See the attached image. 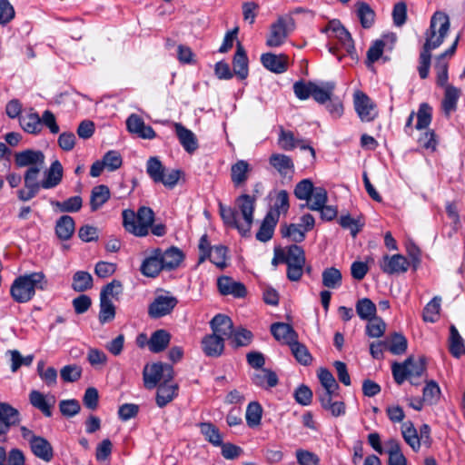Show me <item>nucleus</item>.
<instances>
[{
	"mask_svg": "<svg viewBox=\"0 0 465 465\" xmlns=\"http://www.w3.org/2000/svg\"><path fill=\"white\" fill-rule=\"evenodd\" d=\"M255 202V195L243 193L236 198L235 208L219 203V213L223 223L236 229L242 236H249L253 223Z\"/></svg>",
	"mask_w": 465,
	"mask_h": 465,
	"instance_id": "1",
	"label": "nucleus"
},
{
	"mask_svg": "<svg viewBox=\"0 0 465 465\" xmlns=\"http://www.w3.org/2000/svg\"><path fill=\"white\" fill-rule=\"evenodd\" d=\"M154 213L150 207H140L137 213L131 210L123 212V224L125 230L138 237L148 235L149 231L157 236L162 237L166 234L167 228L164 223L153 224Z\"/></svg>",
	"mask_w": 465,
	"mask_h": 465,
	"instance_id": "2",
	"label": "nucleus"
},
{
	"mask_svg": "<svg viewBox=\"0 0 465 465\" xmlns=\"http://www.w3.org/2000/svg\"><path fill=\"white\" fill-rule=\"evenodd\" d=\"M46 287L47 280L44 272L25 273L15 279L10 287V295L15 302L26 303L34 298L36 290L44 291Z\"/></svg>",
	"mask_w": 465,
	"mask_h": 465,
	"instance_id": "3",
	"label": "nucleus"
},
{
	"mask_svg": "<svg viewBox=\"0 0 465 465\" xmlns=\"http://www.w3.org/2000/svg\"><path fill=\"white\" fill-rule=\"evenodd\" d=\"M392 376L399 385L409 381L411 385L419 386L426 375L427 364L424 357L418 359L409 356L403 362H394L391 366Z\"/></svg>",
	"mask_w": 465,
	"mask_h": 465,
	"instance_id": "4",
	"label": "nucleus"
},
{
	"mask_svg": "<svg viewBox=\"0 0 465 465\" xmlns=\"http://www.w3.org/2000/svg\"><path fill=\"white\" fill-rule=\"evenodd\" d=\"M450 27L448 15L441 11L435 12L430 18V26L425 32L423 48L430 52L438 48L447 36Z\"/></svg>",
	"mask_w": 465,
	"mask_h": 465,
	"instance_id": "5",
	"label": "nucleus"
},
{
	"mask_svg": "<svg viewBox=\"0 0 465 465\" xmlns=\"http://www.w3.org/2000/svg\"><path fill=\"white\" fill-rule=\"evenodd\" d=\"M172 365L163 362L147 364L143 369V381L147 389H153L158 384L172 381L173 379Z\"/></svg>",
	"mask_w": 465,
	"mask_h": 465,
	"instance_id": "6",
	"label": "nucleus"
},
{
	"mask_svg": "<svg viewBox=\"0 0 465 465\" xmlns=\"http://www.w3.org/2000/svg\"><path fill=\"white\" fill-rule=\"evenodd\" d=\"M294 29L295 20L292 15H285L279 16L278 19L271 25L266 45L269 47H278L282 45L286 41L289 34Z\"/></svg>",
	"mask_w": 465,
	"mask_h": 465,
	"instance_id": "7",
	"label": "nucleus"
},
{
	"mask_svg": "<svg viewBox=\"0 0 465 465\" xmlns=\"http://www.w3.org/2000/svg\"><path fill=\"white\" fill-rule=\"evenodd\" d=\"M287 278L291 282H298L303 274V268L306 258L304 250L297 245L292 244L285 248Z\"/></svg>",
	"mask_w": 465,
	"mask_h": 465,
	"instance_id": "8",
	"label": "nucleus"
},
{
	"mask_svg": "<svg viewBox=\"0 0 465 465\" xmlns=\"http://www.w3.org/2000/svg\"><path fill=\"white\" fill-rule=\"evenodd\" d=\"M146 173L154 183H161L169 188L174 187L180 178L179 170H172L165 174V168L157 157H150L148 159Z\"/></svg>",
	"mask_w": 465,
	"mask_h": 465,
	"instance_id": "9",
	"label": "nucleus"
},
{
	"mask_svg": "<svg viewBox=\"0 0 465 465\" xmlns=\"http://www.w3.org/2000/svg\"><path fill=\"white\" fill-rule=\"evenodd\" d=\"M115 280L106 284L100 293V311L98 319L101 324L112 322L115 316V307L113 303L114 296Z\"/></svg>",
	"mask_w": 465,
	"mask_h": 465,
	"instance_id": "10",
	"label": "nucleus"
},
{
	"mask_svg": "<svg viewBox=\"0 0 465 465\" xmlns=\"http://www.w3.org/2000/svg\"><path fill=\"white\" fill-rule=\"evenodd\" d=\"M322 31L330 38L337 39L348 54L352 56L355 54V46L351 35L339 20L330 21Z\"/></svg>",
	"mask_w": 465,
	"mask_h": 465,
	"instance_id": "11",
	"label": "nucleus"
},
{
	"mask_svg": "<svg viewBox=\"0 0 465 465\" xmlns=\"http://www.w3.org/2000/svg\"><path fill=\"white\" fill-rule=\"evenodd\" d=\"M327 201L328 193L326 189L319 186L314 196V201L302 206H306L312 211H319L322 220L331 221L337 216L338 211L331 205H326Z\"/></svg>",
	"mask_w": 465,
	"mask_h": 465,
	"instance_id": "12",
	"label": "nucleus"
},
{
	"mask_svg": "<svg viewBox=\"0 0 465 465\" xmlns=\"http://www.w3.org/2000/svg\"><path fill=\"white\" fill-rule=\"evenodd\" d=\"M161 257V248L147 251L140 266L141 273L149 278L157 277L164 271Z\"/></svg>",
	"mask_w": 465,
	"mask_h": 465,
	"instance_id": "13",
	"label": "nucleus"
},
{
	"mask_svg": "<svg viewBox=\"0 0 465 465\" xmlns=\"http://www.w3.org/2000/svg\"><path fill=\"white\" fill-rule=\"evenodd\" d=\"M355 111L362 122H371L378 116L376 104L362 92H356L353 99Z\"/></svg>",
	"mask_w": 465,
	"mask_h": 465,
	"instance_id": "14",
	"label": "nucleus"
},
{
	"mask_svg": "<svg viewBox=\"0 0 465 465\" xmlns=\"http://www.w3.org/2000/svg\"><path fill=\"white\" fill-rule=\"evenodd\" d=\"M40 167L31 166L25 173V189L17 192L18 198L23 202H27L34 198L42 187L38 182Z\"/></svg>",
	"mask_w": 465,
	"mask_h": 465,
	"instance_id": "15",
	"label": "nucleus"
},
{
	"mask_svg": "<svg viewBox=\"0 0 465 465\" xmlns=\"http://www.w3.org/2000/svg\"><path fill=\"white\" fill-rule=\"evenodd\" d=\"M126 128L129 133L144 140H153L156 137L155 131L150 125H146L143 119L132 114L126 120Z\"/></svg>",
	"mask_w": 465,
	"mask_h": 465,
	"instance_id": "16",
	"label": "nucleus"
},
{
	"mask_svg": "<svg viewBox=\"0 0 465 465\" xmlns=\"http://www.w3.org/2000/svg\"><path fill=\"white\" fill-rule=\"evenodd\" d=\"M409 261L401 254L384 255L380 262L381 270L387 274H400L408 271Z\"/></svg>",
	"mask_w": 465,
	"mask_h": 465,
	"instance_id": "17",
	"label": "nucleus"
},
{
	"mask_svg": "<svg viewBox=\"0 0 465 465\" xmlns=\"http://www.w3.org/2000/svg\"><path fill=\"white\" fill-rule=\"evenodd\" d=\"M178 301L173 296L159 295L149 306V315L152 318H161L169 314L176 306Z\"/></svg>",
	"mask_w": 465,
	"mask_h": 465,
	"instance_id": "18",
	"label": "nucleus"
},
{
	"mask_svg": "<svg viewBox=\"0 0 465 465\" xmlns=\"http://www.w3.org/2000/svg\"><path fill=\"white\" fill-rule=\"evenodd\" d=\"M217 287L222 295H232L235 298H243L247 290L243 283L234 281L229 276H221L217 280Z\"/></svg>",
	"mask_w": 465,
	"mask_h": 465,
	"instance_id": "19",
	"label": "nucleus"
},
{
	"mask_svg": "<svg viewBox=\"0 0 465 465\" xmlns=\"http://www.w3.org/2000/svg\"><path fill=\"white\" fill-rule=\"evenodd\" d=\"M20 421V413L18 410L12 407L9 403L0 402V435L7 433L12 426Z\"/></svg>",
	"mask_w": 465,
	"mask_h": 465,
	"instance_id": "20",
	"label": "nucleus"
},
{
	"mask_svg": "<svg viewBox=\"0 0 465 465\" xmlns=\"http://www.w3.org/2000/svg\"><path fill=\"white\" fill-rule=\"evenodd\" d=\"M213 333L218 337L230 339L232 336L233 323L230 317L224 314H216L210 322Z\"/></svg>",
	"mask_w": 465,
	"mask_h": 465,
	"instance_id": "21",
	"label": "nucleus"
},
{
	"mask_svg": "<svg viewBox=\"0 0 465 465\" xmlns=\"http://www.w3.org/2000/svg\"><path fill=\"white\" fill-rule=\"evenodd\" d=\"M262 64L274 74H282L288 69V57L285 54L266 53L261 56Z\"/></svg>",
	"mask_w": 465,
	"mask_h": 465,
	"instance_id": "22",
	"label": "nucleus"
},
{
	"mask_svg": "<svg viewBox=\"0 0 465 465\" xmlns=\"http://www.w3.org/2000/svg\"><path fill=\"white\" fill-rule=\"evenodd\" d=\"M15 163L18 167L33 165L41 169L45 163V155L41 151L27 149L15 153Z\"/></svg>",
	"mask_w": 465,
	"mask_h": 465,
	"instance_id": "23",
	"label": "nucleus"
},
{
	"mask_svg": "<svg viewBox=\"0 0 465 465\" xmlns=\"http://www.w3.org/2000/svg\"><path fill=\"white\" fill-rule=\"evenodd\" d=\"M271 332L280 342L291 345L298 340V334L288 323L275 322L271 325Z\"/></svg>",
	"mask_w": 465,
	"mask_h": 465,
	"instance_id": "24",
	"label": "nucleus"
},
{
	"mask_svg": "<svg viewBox=\"0 0 465 465\" xmlns=\"http://www.w3.org/2000/svg\"><path fill=\"white\" fill-rule=\"evenodd\" d=\"M201 344L203 353L208 357L217 358L224 351V338L218 337L213 333L205 335Z\"/></svg>",
	"mask_w": 465,
	"mask_h": 465,
	"instance_id": "25",
	"label": "nucleus"
},
{
	"mask_svg": "<svg viewBox=\"0 0 465 465\" xmlns=\"http://www.w3.org/2000/svg\"><path fill=\"white\" fill-rule=\"evenodd\" d=\"M173 125L176 136L183 148L188 153H194L199 146L196 135L180 123H175Z\"/></svg>",
	"mask_w": 465,
	"mask_h": 465,
	"instance_id": "26",
	"label": "nucleus"
},
{
	"mask_svg": "<svg viewBox=\"0 0 465 465\" xmlns=\"http://www.w3.org/2000/svg\"><path fill=\"white\" fill-rule=\"evenodd\" d=\"M161 256L164 271L175 270L184 259L183 251L175 246H171L166 250L161 249Z\"/></svg>",
	"mask_w": 465,
	"mask_h": 465,
	"instance_id": "27",
	"label": "nucleus"
},
{
	"mask_svg": "<svg viewBox=\"0 0 465 465\" xmlns=\"http://www.w3.org/2000/svg\"><path fill=\"white\" fill-rule=\"evenodd\" d=\"M234 74L241 80L247 78L249 74L248 57L241 43H237L236 52L232 59Z\"/></svg>",
	"mask_w": 465,
	"mask_h": 465,
	"instance_id": "28",
	"label": "nucleus"
},
{
	"mask_svg": "<svg viewBox=\"0 0 465 465\" xmlns=\"http://www.w3.org/2000/svg\"><path fill=\"white\" fill-rule=\"evenodd\" d=\"M30 448L32 452L45 461H50L54 457L53 447L47 440L37 436L31 439Z\"/></svg>",
	"mask_w": 465,
	"mask_h": 465,
	"instance_id": "29",
	"label": "nucleus"
},
{
	"mask_svg": "<svg viewBox=\"0 0 465 465\" xmlns=\"http://www.w3.org/2000/svg\"><path fill=\"white\" fill-rule=\"evenodd\" d=\"M178 394V385L172 381H165L158 385L156 404L163 408L171 402Z\"/></svg>",
	"mask_w": 465,
	"mask_h": 465,
	"instance_id": "30",
	"label": "nucleus"
},
{
	"mask_svg": "<svg viewBox=\"0 0 465 465\" xmlns=\"http://www.w3.org/2000/svg\"><path fill=\"white\" fill-rule=\"evenodd\" d=\"M461 95V90L454 85H448L444 88V97L441 102V108L446 116L457 110V104Z\"/></svg>",
	"mask_w": 465,
	"mask_h": 465,
	"instance_id": "31",
	"label": "nucleus"
},
{
	"mask_svg": "<svg viewBox=\"0 0 465 465\" xmlns=\"http://www.w3.org/2000/svg\"><path fill=\"white\" fill-rule=\"evenodd\" d=\"M252 381L254 385L269 390L278 384L276 373L269 369H261L256 371L252 376Z\"/></svg>",
	"mask_w": 465,
	"mask_h": 465,
	"instance_id": "32",
	"label": "nucleus"
},
{
	"mask_svg": "<svg viewBox=\"0 0 465 465\" xmlns=\"http://www.w3.org/2000/svg\"><path fill=\"white\" fill-rule=\"evenodd\" d=\"M63 178V166L58 160L54 161L45 173V179L41 182L42 188L51 189L57 186Z\"/></svg>",
	"mask_w": 465,
	"mask_h": 465,
	"instance_id": "33",
	"label": "nucleus"
},
{
	"mask_svg": "<svg viewBox=\"0 0 465 465\" xmlns=\"http://www.w3.org/2000/svg\"><path fill=\"white\" fill-rule=\"evenodd\" d=\"M251 166L245 160H238L231 167V180L235 187L246 183L251 172Z\"/></svg>",
	"mask_w": 465,
	"mask_h": 465,
	"instance_id": "34",
	"label": "nucleus"
},
{
	"mask_svg": "<svg viewBox=\"0 0 465 465\" xmlns=\"http://www.w3.org/2000/svg\"><path fill=\"white\" fill-rule=\"evenodd\" d=\"M321 406L329 411L333 417H340L345 414L346 407L343 401H332V394L322 392L319 394Z\"/></svg>",
	"mask_w": 465,
	"mask_h": 465,
	"instance_id": "35",
	"label": "nucleus"
},
{
	"mask_svg": "<svg viewBox=\"0 0 465 465\" xmlns=\"http://www.w3.org/2000/svg\"><path fill=\"white\" fill-rule=\"evenodd\" d=\"M269 163L283 176L292 173L294 171L292 159L283 153H272L269 158Z\"/></svg>",
	"mask_w": 465,
	"mask_h": 465,
	"instance_id": "36",
	"label": "nucleus"
},
{
	"mask_svg": "<svg viewBox=\"0 0 465 465\" xmlns=\"http://www.w3.org/2000/svg\"><path fill=\"white\" fill-rule=\"evenodd\" d=\"M317 190L318 187H314L312 180L303 179L295 185L293 193L297 199L304 200L308 203L314 201Z\"/></svg>",
	"mask_w": 465,
	"mask_h": 465,
	"instance_id": "37",
	"label": "nucleus"
},
{
	"mask_svg": "<svg viewBox=\"0 0 465 465\" xmlns=\"http://www.w3.org/2000/svg\"><path fill=\"white\" fill-rule=\"evenodd\" d=\"M449 351L450 354L459 359L465 354V342L454 325L450 327Z\"/></svg>",
	"mask_w": 465,
	"mask_h": 465,
	"instance_id": "38",
	"label": "nucleus"
},
{
	"mask_svg": "<svg viewBox=\"0 0 465 465\" xmlns=\"http://www.w3.org/2000/svg\"><path fill=\"white\" fill-rule=\"evenodd\" d=\"M171 335L165 330L155 331L148 341V347L152 352H161L167 348L170 343Z\"/></svg>",
	"mask_w": 465,
	"mask_h": 465,
	"instance_id": "39",
	"label": "nucleus"
},
{
	"mask_svg": "<svg viewBox=\"0 0 465 465\" xmlns=\"http://www.w3.org/2000/svg\"><path fill=\"white\" fill-rule=\"evenodd\" d=\"M355 7L361 25L365 29L371 28L375 22L376 15L374 10L365 2H357Z\"/></svg>",
	"mask_w": 465,
	"mask_h": 465,
	"instance_id": "40",
	"label": "nucleus"
},
{
	"mask_svg": "<svg viewBox=\"0 0 465 465\" xmlns=\"http://www.w3.org/2000/svg\"><path fill=\"white\" fill-rule=\"evenodd\" d=\"M75 229L74 219L69 215L61 216L55 224V233L60 240H69Z\"/></svg>",
	"mask_w": 465,
	"mask_h": 465,
	"instance_id": "41",
	"label": "nucleus"
},
{
	"mask_svg": "<svg viewBox=\"0 0 465 465\" xmlns=\"http://www.w3.org/2000/svg\"><path fill=\"white\" fill-rule=\"evenodd\" d=\"M277 223L278 220L276 217H273L272 214H266L262 222L259 231L255 235L256 239L262 242L270 241L273 236Z\"/></svg>",
	"mask_w": 465,
	"mask_h": 465,
	"instance_id": "42",
	"label": "nucleus"
},
{
	"mask_svg": "<svg viewBox=\"0 0 465 465\" xmlns=\"http://www.w3.org/2000/svg\"><path fill=\"white\" fill-rule=\"evenodd\" d=\"M334 89L333 82H324L321 84L315 83L312 97L321 104H326L333 95Z\"/></svg>",
	"mask_w": 465,
	"mask_h": 465,
	"instance_id": "43",
	"label": "nucleus"
},
{
	"mask_svg": "<svg viewBox=\"0 0 465 465\" xmlns=\"http://www.w3.org/2000/svg\"><path fill=\"white\" fill-rule=\"evenodd\" d=\"M384 341L386 342L388 351L394 355L403 354L408 347L407 339L399 332H394L387 337Z\"/></svg>",
	"mask_w": 465,
	"mask_h": 465,
	"instance_id": "44",
	"label": "nucleus"
},
{
	"mask_svg": "<svg viewBox=\"0 0 465 465\" xmlns=\"http://www.w3.org/2000/svg\"><path fill=\"white\" fill-rule=\"evenodd\" d=\"M322 285L329 289H338L342 284V275L339 269L328 267L322 273Z\"/></svg>",
	"mask_w": 465,
	"mask_h": 465,
	"instance_id": "45",
	"label": "nucleus"
},
{
	"mask_svg": "<svg viewBox=\"0 0 465 465\" xmlns=\"http://www.w3.org/2000/svg\"><path fill=\"white\" fill-rule=\"evenodd\" d=\"M290 208L289 203V194L287 191L281 190L277 193L273 206L271 211H269L266 214H272L273 217H276L279 221L280 215L282 213H287Z\"/></svg>",
	"mask_w": 465,
	"mask_h": 465,
	"instance_id": "46",
	"label": "nucleus"
},
{
	"mask_svg": "<svg viewBox=\"0 0 465 465\" xmlns=\"http://www.w3.org/2000/svg\"><path fill=\"white\" fill-rule=\"evenodd\" d=\"M201 433L204 439L213 446H220L223 442V436L219 429L211 422H202L199 424Z\"/></svg>",
	"mask_w": 465,
	"mask_h": 465,
	"instance_id": "47",
	"label": "nucleus"
},
{
	"mask_svg": "<svg viewBox=\"0 0 465 465\" xmlns=\"http://www.w3.org/2000/svg\"><path fill=\"white\" fill-rule=\"evenodd\" d=\"M355 309L358 316L361 320L368 321L376 316V305L369 298H362L358 300L355 305Z\"/></svg>",
	"mask_w": 465,
	"mask_h": 465,
	"instance_id": "48",
	"label": "nucleus"
},
{
	"mask_svg": "<svg viewBox=\"0 0 465 465\" xmlns=\"http://www.w3.org/2000/svg\"><path fill=\"white\" fill-rule=\"evenodd\" d=\"M93 276L84 271H77L73 276L72 288L75 292H84L93 287Z\"/></svg>",
	"mask_w": 465,
	"mask_h": 465,
	"instance_id": "49",
	"label": "nucleus"
},
{
	"mask_svg": "<svg viewBox=\"0 0 465 465\" xmlns=\"http://www.w3.org/2000/svg\"><path fill=\"white\" fill-rule=\"evenodd\" d=\"M401 434L408 445L414 450L418 451L420 448V440L417 430L411 421L404 422L401 425Z\"/></svg>",
	"mask_w": 465,
	"mask_h": 465,
	"instance_id": "50",
	"label": "nucleus"
},
{
	"mask_svg": "<svg viewBox=\"0 0 465 465\" xmlns=\"http://www.w3.org/2000/svg\"><path fill=\"white\" fill-rule=\"evenodd\" d=\"M20 124L28 134H38L42 131L41 117L37 113L32 112L21 117Z\"/></svg>",
	"mask_w": 465,
	"mask_h": 465,
	"instance_id": "51",
	"label": "nucleus"
},
{
	"mask_svg": "<svg viewBox=\"0 0 465 465\" xmlns=\"http://www.w3.org/2000/svg\"><path fill=\"white\" fill-rule=\"evenodd\" d=\"M110 197V192L107 186H95L91 193L90 205L93 212L98 210Z\"/></svg>",
	"mask_w": 465,
	"mask_h": 465,
	"instance_id": "52",
	"label": "nucleus"
},
{
	"mask_svg": "<svg viewBox=\"0 0 465 465\" xmlns=\"http://www.w3.org/2000/svg\"><path fill=\"white\" fill-rule=\"evenodd\" d=\"M441 298L433 297L424 307L422 318L427 322H436L439 320Z\"/></svg>",
	"mask_w": 465,
	"mask_h": 465,
	"instance_id": "53",
	"label": "nucleus"
},
{
	"mask_svg": "<svg viewBox=\"0 0 465 465\" xmlns=\"http://www.w3.org/2000/svg\"><path fill=\"white\" fill-rule=\"evenodd\" d=\"M415 115L417 116L415 128L417 130L426 129L432 120V107L427 103H422L420 104Z\"/></svg>",
	"mask_w": 465,
	"mask_h": 465,
	"instance_id": "54",
	"label": "nucleus"
},
{
	"mask_svg": "<svg viewBox=\"0 0 465 465\" xmlns=\"http://www.w3.org/2000/svg\"><path fill=\"white\" fill-rule=\"evenodd\" d=\"M262 416V408L257 401H252L248 404L246 409V423L250 428H254L260 425Z\"/></svg>",
	"mask_w": 465,
	"mask_h": 465,
	"instance_id": "55",
	"label": "nucleus"
},
{
	"mask_svg": "<svg viewBox=\"0 0 465 465\" xmlns=\"http://www.w3.org/2000/svg\"><path fill=\"white\" fill-rule=\"evenodd\" d=\"M30 403L36 409H38L46 417L52 416L51 405L48 403L45 396L38 391H32L29 394Z\"/></svg>",
	"mask_w": 465,
	"mask_h": 465,
	"instance_id": "56",
	"label": "nucleus"
},
{
	"mask_svg": "<svg viewBox=\"0 0 465 465\" xmlns=\"http://www.w3.org/2000/svg\"><path fill=\"white\" fill-rule=\"evenodd\" d=\"M281 233L283 238H289L294 242H302L305 239L306 232L298 223H291L282 226Z\"/></svg>",
	"mask_w": 465,
	"mask_h": 465,
	"instance_id": "57",
	"label": "nucleus"
},
{
	"mask_svg": "<svg viewBox=\"0 0 465 465\" xmlns=\"http://www.w3.org/2000/svg\"><path fill=\"white\" fill-rule=\"evenodd\" d=\"M51 203L62 213H75L82 208L83 200L82 197L75 195L64 202L53 201Z\"/></svg>",
	"mask_w": 465,
	"mask_h": 465,
	"instance_id": "58",
	"label": "nucleus"
},
{
	"mask_svg": "<svg viewBox=\"0 0 465 465\" xmlns=\"http://www.w3.org/2000/svg\"><path fill=\"white\" fill-rule=\"evenodd\" d=\"M292 353L298 362L304 366H308L312 361V357L305 345L299 342L298 340L290 345Z\"/></svg>",
	"mask_w": 465,
	"mask_h": 465,
	"instance_id": "59",
	"label": "nucleus"
},
{
	"mask_svg": "<svg viewBox=\"0 0 465 465\" xmlns=\"http://www.w3.org/2000/svg\"><path fill=\"white\" fill-rule=\"evenodd\" d=\"M388 445L389 465H407V460L401 452L399 443L394 440H391Z\"/></svg>",
	"mask_w": 465,
	"mask_h": 465,
	"instance_id": "60",
	"label": "nucleus"
},
{
	"mask_svg": "<svg viewBox=\"0 0 465 465\" xmlns=\"http://www.w3.org/2000/svg\"><path fill=\"white\" fill-rule=\"evenodd\" d=\"M318 378L325 390L323 392L333 394L334 391L339 388V384L335 381L332 373L325 368H321L318 371Z\"/></svg>",
	"mask_w": 465,
	"mask_h": 465,
	"instance_id": "61",
	"label": "nucleus"
},
{
	"mask_svg": "<svg viewBox=\"0 0 465 465\" xmlns=\"http://www.w3.org/2000/svg\"><path fill=\"white\" fill-rule=\"evenodd\" d=\"M227 247L223 245L213 246V249L210 252L207 259H209L214 265L220 269H223L227 266Z\"/></svg>",
	"mask_w": 465,
	"mask_h": 465,
	"instance_id": "62",
	"label": "nucleus"
},
{
	"mask_svg": "<svg viewBox=\"0 0 465 465\" xmlns=\"http://www.w3.org/2000/svg\"><path fill=\"white\" fill-rule=\"evenodd\" d=\"M386 330V323L380 317H373L371 320H368V323L366 326V334L371 338H380L381 337Z\"/></svg>",
	"mask_w": 465,
	"mask_h": 465,
	"instance_id": "63",
	"label": "nucleus"
},
{
	"mask_svg": "<svg viewBox=\"0 0 465 465\" xmlns=\"http://www.w3.org/2000/svg\"><path fill=\"white\" fill-rule=\"evenodd\" d=\"M232 345L235 348L247 346L252 342V333L244 328L233 330L232 336L230 338Z\"/></svg>",
	"mask_w": 465,
	"mask_h": 465,
	"instance_id": "64",
	"label": "nucleus"
}]
</instances>
